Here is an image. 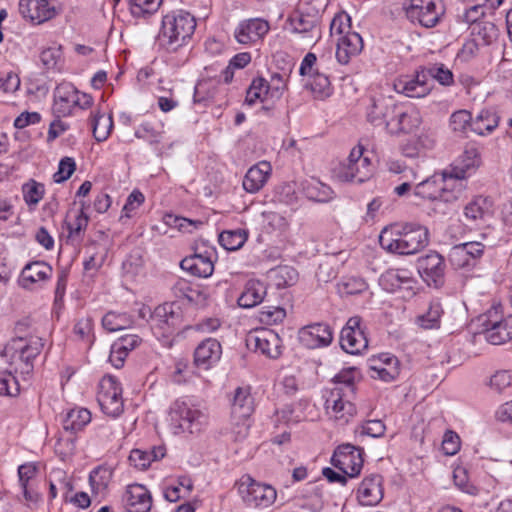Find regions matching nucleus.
I'll use <instances>...</instances> for the list:
<instances>
[{
	"mask_svg": "<svg viewBox=\"0 0 512 512\" xmlns=\"http://www.w3.org/2000/svg\"><path fill=\"white\" fill-rule=\"evenodd\" d=\"M123 503L127 512H149L152 507V496L144 485L133 484L127 487Z\"/></svg>",
	"mask_w": 512,
	"mask_h": 512,
	"instance_id": "nucleus-25",
	"label": "nucleus"
},
{
	"mask_svg": "<svg viewBox=\"0 0 512 512\" xmlns=\"http://www.w3.org/2000/svg\"><path fill=\"white\" fill-rule=\"evenodd\" d=\"M305 86L310 89L316 99H326L332 95L333 88L329 77L320 72H315L314 77L305 81Z\"/></svg>",
	"mask_w": 512,
	"mask_h": 512,
	"instance_id": "nucleus-43",
	"label": "nucleus"
},
{
	"mask_svg": "<svg viewBox=\"0 0 512 512\" xmlns=\"http://www.w3.org/2000/svg\"><path fill=\"white\" fill-rule=\"evenodd\" d=\"M449 177L442 175H433L426 180L420 182L416 187L414 194L422 199L437 200L442 199L445 193L444 182Z\"/></svg>",
	"mask_w": 512,
	"mask_h": 512,
	"instance_id": "nucleus-35",
	"label": "nucleus"
},
{
	"mask_svg": "<svg viewBox=\"0 0 512 512\" xmlns=\"http://www.w3.org/2000/svg\"><path fill=\"white\" fill-rule=\"evenodd\" d=\"M368 288L364 279L359 277H351L342 282L340 291L345 295H357L366 291Z\"/></svg>",
	"mask_w": 512,
	"mask_h": 512,
	"instance_id": "nucleus-58",
	"label": "nucleus"
},
{
	"mask_svg": "<svg viewBox=\"0 0 512 512\" xmlns=\"http://www.w3.org/2000/svg\"><path fill=\"white\" fill-rule=\"evenodd\" d=\"M225 97V89L218 80L203 79L200 80L194 91V101L201 102H215L221 104Z\"/></svg>",
	"mask_w": 512,
	"mask_h": 512,
	"instance_id": "nucleus-32",
	"label": "nucleus"
},
{
	"mask_svg": "<svg viewBox=\"0 0 512 512\" xmlns=\"http://www.w3.org/2000/svg\"><path fill=\"white\" fill-rule=\"evenodd\" d=\"M291 26L293 32L302 35L307 43H316L321 38L317 15H296L291 19Z\"/></svg>",
	"mask_w": 512,
	"mask_h": 512,
	"instance_id": "nucleus-30",
	"label": "nucleus"
},
{
	"mask_svg": "<svg viewBox=\"0 0 512 512\" xmlns=\"http://www.w3.org/2000/svg\"><path fill=\"white\" fill-rule=\"evenodd\" d=\"M169 415L175 428L182 432L197 433L207 424L206 414L185 400H176L170 407Z\"/></svg>",
	"mask_w": 512,
	"mask_h": 512,
	"instance_id": "nucleus-7",
	"label": "nucleus"
},
{
	"mask_svg": "<svg viewBox=\"0 0 512 512\" xmlns=\"http://www.w3.org/2000/svg\"><path fill=\"white\" fill-rule=\"evenodd\" d=\"M92 102L90 95L78 91L70 83H61L54 91L53 112L58 117H66L89 108Z\"/></svg>",
	"mask_w": 512,
	"mask_h": 512,
	"instance_id": "nucleus-6",
	"label": "nucleus"
},
{
	"mask_svg": "<svg viewBox=\"0 0 512 512\" xmlns=\"http://www.w3.org/2000/svg\"><path fill=\"white\" fill-rule=\"evenodd\" d=\"M162 0H128L129 10L133 17L144 18L155 13Z\"/></svg>",
	"mask_w": 512,
	"mask_h": 512,
	"instance_id": "nucleus-49",
	"label": "nucleus"
},
{
	"mask_svg": "<svg viewBox=\"0 0 512 512\" xmlns=\"http://www.w3.org/2000/svg\"><path fill=\"white\" fill-rule=\"evenodd\" d=\"M129 461L135 468L144 470L151 464L150 453L140 449H134L130 452Z\"/></svg>",
	"mask_w": 512,
	"mask_h": 512,
	"instance_id": "nucleus-64",
	"label": "nucleus"
},
{
	"mask_svg": "<svg viewBox=\"0 0 512 512\" xmlns=\"http://www.w3.org/2000/svg\"><path fill=\"white\" fill-rule=\"evenodd\" d=\"M220 343L213 338L203 340L195 349L194 363L197 367L208 369L221 357Z\"/></svg>",
	"mask_w": 512,
	"mask_h": 512,
	"instance_id": "nucleus-31",
	"label": "nucleus"
},
{
	"mask_svg": "<svg viewBox=\"0 0 512 512\" xmlns=\"http://www.w3.org/2000/svg\"><path fill=\"white\" fill-rule=\"evenodd\" d=\"M270 98V88L268 82L264 78H256L249 86L245 102L248 105H253L256 102H265Z\"/></svg>",
	"mask_w": 512,
	"mask_h": 512,
	"instance_id": "nucleus-44",
	"label": "nucleus"
},
{
	"mask_svg": "<svg viewBox=\"0 0 512 512\" xmlns=\"http://www.w3.org/2000/svg\"><path fill=\"white\" fill-rule=\"evenodd\" d=\"M239 492L244 503L253 508H268L277 498V491L273 486L258 482L249 475L242 477Z\"/></svg>",
	"mask_w": 512,
	"mask_h": 512,
	"instance_id": "nucleus-8",
	"label": "nucleus"
},
{
	"mask_svg": "<svg viewBox=\"0 0 512 512\" xmlns=\"http://www.w3.org/2000/svg\"><path fill=\"white\" fill-rule=\"evenodd\" d=\"M270 29L269 23L261 18L241 21L234 31L236 41L243 45L255 44L262 40Z\"/></svg>",
	"mask_w": 512,
	"mask_h": 512,
	"instance_id": "nucleus-22",
	"label": "nucleus"
},
{
	"mask_svg": "<svg viewBox=\"0 0 512 512\" xmlns=\"http://www.w3.org/2000/svg\"><path fill=\"white\" fill-rule=\"evenodd\" d=\"M247 236V232L242 229L223 231L219 234L218 240L224 249L228 251H236L245 244Z\"/></svg>",
	"mask_w": 512,
	"mask_h": 512,
	"instance_id": "nucleus-46",
	"label": "nucleus"
},
{
	"mask_svg": "<svg viewBox=\"0 0 512 512\" xmlns=\"http://www.w3.org/2000/svg\"><path fill=\"white\" fill-rule=\"evenodd\" d=\"M85 207L86 203L82 201L80 209H70L67 212L65 224L69 238H79L86 230L89 218L84 212Z\"/></svg>",
	"mask_w": 512,
	"mask_h": 512,
	"instance_id": "nucleus-39",
	"label": "nucleus"
},
{
	"mask_svg": "<svg viewBox=\"0 0 512 512\" xmlns=\"http://www.w3.org/2000/svg\"><path fill=\"white\" fill-rule=\"evenodd\" d=\"M500 124V117L493 111L483 110L476 118H474L473 125L478 128H497Z\"/></svg>",
	"mask_w": 512,
	"mask_h": 512,
	"instance_id": "nucleus-60",
	"label": "nucleus"
},
{
	"mask_svg": "<svg viewBox=\"0 0 512 512\" xmlns=\"http://www.w3.org/2000/svg\"><path fill=\"white\" fill-rule=\"evenodd\" d=\"M272 173L271 164L267 161H260L250 167L243 178V188L246 192L254 194L259 192Z\"/></svg>",
	"mask_w": 512,
	"mask_h": 512,
	"instance_id": "nucleus-29",
	"label": "nucleus"
},
{
	"mask_svg": "<svg viewBox=\"0 0 512 512\" xmlns=\"http://www.w3.org/2000/svg\"><path fill=\"white\" fill-rule=\"evenodd\" d=\"M355 374L356 369L352 367L340 371L334 377L336 386L333 389H339L341 392H345L346 394H355Z\"/></svg>",
	"mask_w": 512,
	"mask_h": 512,
	"instance_id": "nucleus-52",
	"label": "nucleus"
},
{
	"mask_svg": "<svg viewBox=\"0 0 512 512\" xmlns=\"http://www.w3.org/2000/svg\"><path fill=\"white\" fill-rule=\"evenodd\" d=\"M267 294L266 285L255 279L247 281L243 292L238 298V305L243 308H252L260 304Z\"/></svg>",
	"mask_w": 512,
	"mask_h": 512,
	"instance_id": "nucleus-37",
	"label": "nucleus"
},
{
	"mask_svg": "<svg viewBox=\"0 0 512 512\" xmlns=\"http://www.w3.org/2000/svg\"><path fill=\"white\" fill-rule=\"evenodd\" d=\"M172 291L175 297L186 299L191 304L202 305L206 300V295L201 290L192 287L185 279H178L172 286Z\"/></svg>",
	"mask_w": 512,
	"mask_h": 512,
	"instance_id": "nucleus-40",
	"label": "nucleus"
},
{
	"mask_svg": "<svg viewBox=\"0 0 512 512\" xmlns=\"http://www.w3.org/2000/svg\"><path fill=\"white\" fill-rule=\"evenodd\" d=\"M429 230L416 222L392 224L379 235L380 246L393 254L413 255L429 244Z\"/></svg>",
	"mask_w": 512,
	"mask_h": 512,
	"instance_id": "nucleus-1",
	"label": "nucleus"
},
{
	"mask_svg": "<svg viewBox=\"0 0 512 512\" xmlns=\"http://www.w3.org/2000/svg\"><path fill=\"white\" fill-rule=\"evenodd\" d=\"M97 401L107 416L116 418L122 414L124 410L122 388L115 377L109 375L101 379Z\"/></svg>",
	"mask_w": 512,
	"mask_h": 512,
	"instance_id": "nucleus-10",
	"label": "nucleus"
},
{
	"mask_svg": "<svg viewBox=\"0 0 512 512\" xmlns=\"http://www.w3.org/2000/svg\"><path fill=\"white\" fill-rule=\"evenodd\" d=\"M460 437L454 431L445 432L442 441V450L445 455L453 456L460 450Z\"/></svg>",
	"mask_w": 512,
	"mask_h": 512,
	"instance_id": "nucleus-61",
	"label": "nucleus"
},
{
	"mask_svg": "<svg viewBox=\"0 0 512 512\" xmlns=\"http://www.w3.org/2000/svg\"><path fill=\"white\" fill-rule=\"evenodd\" d=\"M286 316V312L281 307H263L259 312V320L267 325L281 322Z\"/></svg>",
	"mask_w": 512,
	"mask_h": 512,
	"instance_id": "nucleus-57",
	"label": "nucleus"
},
{
	"mask_svg": "<svg viewBox=\"0 0 512 512\" xmlns=\"http://www.w3.org/2000/svg\"><path fill=\"white\" fill-rule=\"evenodd\" d=\"M473 33L482 39L484 44H489L496 37V28L491 22H481L473 27Z\"/></svg>",
	"mask_w": 512,
	"mask_h": 512,
	"instance_id": "nucleus-63",
	"label": "nucleus"
},
{
	"mask_svg": "<svg viewBox=\"0 0 512 512\" xmlns=\"http://www.w3.org/2000/svg\"><path fill=\"white\" fill-rule=\"evenodd\" d=\"M407 17L412 22H418L421 26L434 27L444 12L439 0H410L405 6Z\"/></svg>",
	"mask_w": 512,
	"mask_h": 512,
	"instance_id": "nucleus-11",
	"label": "nucleus"
},
{
	"mask_svg": "<svg viewBox=\"0 0 512 512\" xmlns=\"http://www.w3.org/2000/svg\"><path fill=\"white\" fill-rule=\"evenodd\" d=\"M481 325L486 340L493 345L512 339V315L503 317L497 309H491L481 318Z\"/></svg>",
	"mask_w": 512,
	"mask_h": 512,
	"instance_id": "nucleus-9",
	"label": "nucleus"
},
{
	"mask_svg": "<svg viewBox=\"0 0 512 512\" xmlns=\"http://www.w3.org/2000/svg\"><path fill=\"white\" fill-rule=\"evenodd\" d=\"M425 72L427 74V79L431 77L441 85L449 86L454 82L452 72L444 64H433L427 68Z\"/></svg>",
	"mask_w": 512,
	"mask_h": 512,
	"instance_id": "nucleus-53",
	"label": "nucleus"
},
{
	"mask_svg": "<svg viewBox=\"0 0 512 512\" xmlns=\"http://www.w3.org/2000/svg\"><path fill=\"white\" fill-rule=\"evenodd\" d=\"M393 135L397 139L402 155L409 158L424 155L437 143L433 130H395Z\"/></svg>",
	"mask_w": 512,
	"mask_h": 512,
	"instance_id": "nucleus-5",
	"label": "nucleus"
},
{
	"mask_svg": "<svg viewBox=\"0 0 512 512\" xmlns=\"http://www.w3.org/2000/svg\"><path fill=\"white\" fill-rule=\"evenodd\" d=\"M132 322L131 316L127 313L108 312L102 319L103 327L109 332L126 329Z\"/></svg>",
	"mask_w": 512,
	"mask_h": 512,
	"instance_id": "nucleus-48",
	"label": "nucleus"
},
{
	"mask_svg": "<svg viewBox=\"0 0 512 512\" xmlns=\"http://www.w3.org/2000/svg\"><path fill=\"white\" fill-rule=\"evenodd\" d=\"M19 12L34 24H42L57 15V9L50 0H19Z\"/></svg>",
	"mask_w": 512,
	"mask_h": 512,
	"instance_id": "nucleus-20",
	"label": "nucleus"
},
{
	"mask_svg": "<svg viewBox=\"0 0 512 512\" xmlns=\"http://www.w3.org/2000/svg\"><path fill=\"white\" fill-rule=\"evenodd\" d=\"M485 246L481 242H465L454 245L449 252V261L455 269H471L483 256Z\"/></svg>",
	"mask_w": 512,
	"mask_h": 512,
	"instance_id": "nucleus-18",
	"label": "nucleus"
},
{
	"mask_svg": "<svg viewBox=\"0 0 512 512\" xmlns=\"http://www.w3.org/2000/svg\"><path fill=\"white\" fill-rule=\"evenodd\" d=\"M442 313L443 309L440 302L432 301L428 310L416 318V323L424 329L439 328Z\"/></svg>",
	"mask_w": 512,
	"mask_h": 512,
	"instance_id": "nucleus-45",
	"label": "nucleus"
},
{
	"mask_svg": "<svg viewBox=\"0 0 512 512\" xmlns=\"http://www.w3.org/2000/svg\"><path fill=\"white\" fill-rule=\"evenodd\" d=\"M195 27L196 22L191 14L183 11L169 13L162 19L158 34L159 45L175 51L192 36Z\"/></svg>",
	"mask_w": 512,
	"mask_h": 512,
	"instance_id": "nucleus-3",
	"label": "nucleus"
},
{
	"mask_svg": "<svg viewBox=\"0 0 512 512\" xmlns=\"http://www.w3.org/2000/svg\"><path fill=\"white\" fill-rule=\"evenodd\" d=\"M371 377L390 382L399 375L398 359L388 353H383L370 360Z\"/></svg>",
	"mask_w": 512,
	"mask_h": 512,
	"instance_id": "nucleus-27",
	"label": "nucleus"
},
{
	"mask_svg": "<svg viewBox=\"0 0 512 512\" xmlns=\"http://www.w3.org/2000/svg\"><path fill=\"white\" fill-rule=\"evenodd\" d=\"M76 169V164L73 158L64 157L60 160L58 171L54 173L53 180L55 183H62L68 180Z\"/></svg>",
	"mask_w": 512,
	"mask_h": 512,
	"instance_id": "nucleus-56",
	"label": "nucleus"
},
{
	"mask_svg": "<svg viewBox=\"0 0 512 512\" xmlns=\"http://www.w3.org/2000/svg\"><path fill=\"white\" fill-rule=\"evenodd\" d=\"M180 267L189 274L199 278H207L214 271V264L210 256L193 254L180 262Z\"/></svg>",
	"mask_w": 512,
	"mask_h": 512,
	"instance_id": "nucleus-34",
	"label": "nucleus"
},
{
	"mask_svg": "<svg viewBox=\"0 0 512 512\" xmlns=\"http://www.w3.org/2000/svg\"><path fill=\"white\" fill-rule=\"evenodd\" d=\"M22 192L25 203L31 207L36 206L42 200L45 188L43 184L31 179L23 185Z\"/></svg>",
	"mask_w": 512,
	"mask_h": 512,
	"instance_id": "nucleus-51",
	"label": "nucleus"
},
{
	"mask_svg": "<svg viewBox=\"0 0 512 512\" xmlns=\"http://www.w3.org/2000/svg\"><path fill=\"white\" fill-rule=\"evenodd\" d=\"M481 162L478 149L474 146L466 147L463 154L456 159L450 169L444 171V177L449 179H465L471 170H475Z\"/></svg>",
	"mask_w": 512,
	"mask_h": 512,
	"instance_id": "nucleus-24",
	"label": "nucleus"
},
{
	"mask_svg": "<svg viewBox=\"0 0 512 512\" xmlns=\"http://www.w3.org/2000/svg\"><path fill=\"white\" fill-rule=\"evenodd\" d=\"M110 478V472L106 468L97 467L89 475V483L92 490L100 492L107 488Z\"/></svg>",
	"mask_w": 512,
	"mask_h": 512,
	"instance_id": "nucleus-55",
	"label": "nucleus"
},
{
	"mask_svg": "<svg viewBox=\"0 0 512 512\" xmlns=\"http://www.w3.org/2000/svg\"><path fill=\"white\" fill-rule=\"evenodd\" d=\"M172 303L157 306L150 315L149 323L156 336L171 335L181 323V314L173 309Z\"/></svg>",
	"mask_w": 512,
	"mask_h": 512,
	"instance_id": "nucleus-17",
	"label": "nucleus"
},
{
	"mask_svg": "<svg viewBox=\"0 0 512 512\" xmlns=\"http://www.w3.org/2000/svg\"><path fill=\"white\" fill-rule=\"evenodd\" d=\"M354 394H346L339 389H332L325 402L326 413L330 418L347 423L356 413V407L351 402Z\"/></svg>",
	"mask_w": 512,
	"mask_h": 512,
	"instance_id": "nucleus-19",
	"label": "nucleus"
},
{
	"mask_svg": "<svg viewBox=\"0 0 512 512\" xmlns=\"http://www.w3.org/2000/svg\"><path fill=\"white\" fill-rule=\"evenodd\" d=\"M417 269L428 286L439 288L444 284L446 263L444 257L436 251H430L418 258Z\"/></svg>",
	"mask_w": 512,
	"mask_h": 512,
	"instance_id": "nucleus-14",
	"label": "nucleus"
},
{
	"mask_svg": "<svg viewBox=\"0 0 512 512\" xmlns=\"http://www.w3.org/2000/svg\"><path fill=\"white\" fill-rule=\"evenodd\" d=\"M331 463L348 477H357L363 467L362 450L351 444L340 445L335 450Z\"/></svg>",
	"mask_w": 512,
	"mask_h": 512,
	"instance_id": "nucleus-16",
	"label": "nucleus"
},
{
	"mask_svg": "<svg viewBox=\"0 0 512 512\" xmlns=\"http://www.w3.org/2000/svg\"><path fill=\"white\" fill-rule=\"evenodd\" d=\"M246 345L254 352L268 358H278L282 351V340L277 333L271 329H260L248 334Z\"/></svg>",
	"mask_w": 512,
	"mask_h": 512,
	"instance_id": "nucleus-15",
	"label": "nucleus"
},
{
	"mask_svg": "<svg viewBox=\"0 0 512 512\" xmlns=\"http://www.w3.org/2000/svg\"><path fill=\"white\" fill-rule=\"evenodd\" d=\"M382 482V476L379 474H372L362 480L357 491V498L361 505L372 506L382 500Z\"/></svg>",
	"mask_w": 512,
	"mask_h": 512,
	"instance_id": "nucleus-28",
	"label": "nucleus"
},
{
	"mask_svg": "<svg viewBox=\"0 0 512 512\" xmlns=\"http://www.w3.org/2000/svg\"><path fill=\"white\" fill-rule=\"evenodd\" d=\"M20 392V383L12 372H0V395L16 396Z\"/></svg>",
	"mask_w": 512,
	"mask_h": 512,
	"instance_id": "nucleus-54",
	"label": "nucleus"
},
{
	"mask_svg": "<svg viewBox=\"0 0 512 512\" xmlns=\"http://www.w3.org/2000/svg\"><path fill=\"white\" fill-rule=\"evenodd\" d=\"M53 268L44 261H32L24 266L19 276V285L27 290L41 287V283L51 279Z\"/></svg>",
	"mask_w": 512,
	"mask_h": 512,
	"instance_id": "nucleus-21",
	"label": "nucleus"
},
{
	"mask_svg": "<svg viewBox=\"0 0 512 512\" xmlns=\"http://www.w3.org/2000/svg\"><path fill=\"white\" fill-rule=\"evenodd\" d=\"M351 31V18L346 12L337 13L330 24V36L333 40L340 38L342 35L353 33Z\"/></svg>",
	"mask_w": 512,
	"mask_h": 512,
	"instance_id": "nucleus-50",
	"label": "nucleus"
},
{
	"mask_svg": "<svg viewBox=\"0 0 512 512\" xmlns=\"http://www.w3.org/2000/svg\"><path fill=\"white\" fill-rule=\"evenodd\" d=\"M254 411V401L251 394L241 387L237 388L231 405V416L239 430L236 432L237 437L245 438L248 434V419Z\"/></svg>",
	"mask_w": 512,
	"mask_h": 512,
	"instance_id": "nucleus-12",
	"label": "nucleus"
},
{
	"mask_svg": "<svg viewBox=\"0 0 512 512\" xmlns=\"http://www.w3.org/2000/svg\"><path fill=\"white\" fill-rule=\"evenodd\" d=\"M493 214V201L489 197L478 196L464 207V215L474 224L485 222Z\"/></svg>",
	"mask_w": 512,
	"mask_h": 512,
	"instance_id": "nucleus-33",
	"label": "nucleus"
},
{
	"mask_svg": "<svg viewBox=\"0 0 512 512\" xmlns=\"http://www.w3.org/2000/svg\"><path fill=\"white\" fill-rule=\"evenodd\" d=\"M91 421V413L85 408H75L67 412L63 419L65 431L76 433L82 430Z\"/></svg>",
	"mask_w": 512,
	"mask_h": 512,
	"instance_id": "nucleus-41",
	"label": "nucleus"
},
{
	"mask_svg": "<svg viewBox=\"0 0 512 512\" xmlns=\"http://www.w3.org/2000/svg\"><path fill=\"white\" fill-rule=\"evenodd\" d=\"M269 278L278 289L294 285L298 280V272L291 266H278L269 271Z\"/></svg>",
	"mask_w": 512,
	"mask_h": 512,
	"instance_id": "nucleus-42",
	"label": "nucleus"
},
{
	"mask_svg": "<svg viewBox=\"0 0 512 512\" xmlns=\"http://www.w3.org/2000/svg\"><path fill=\"white\" fill-rule=\"evenodd\" d=\"M317 57L314 53H307L305 57L303 58L299 73L302 77L305 78V81L307 79H311L314 77L315 72H319L317 68Z\"/></svg>",
	"mask_w": 512,
	"mask_h": 512,
	"instance_id": "nucleus-62",
	"label": "nucleus"
},
{
	"mask_svg": "<svg viewBox=\"0 0 512 512\" xmlns=\"http://www.w3.org/2000/svg\"><path fill=\"white\" fill-rule=\"evenodd\" d=\"M340 346L349 354H360L368 347V339L365 328L362 326V319L353 316L348 319L340 333Z\"/></svg>",
	"mask_w": 512,
	"mask_h": 512,
	"instance_id": "nucleus-13",
	"label": "nucleus"
},
{
	"mask_svg": "<svg viewBox=\"0 0 512 512\" xmlns=\"http://www.w3.org/2000/svg\"><path fill=\"white\" fill-rule=\"evenodd\" d=\"M336 44V59L341 65H347L353 57L363 49L362 37L357 33H348L334 40Z\"/></svg>",
	"mask_w": 512,
	"mask_h": 512,
	"instance_id": "nucleus-26",
	"label": "nucleus"
},
{
	"mask_svg": "<svg viewBox=\"0 0 512 512\" xmlns=\"http://www.w3.org/2000/svg\"><path fill=\"white\" fill-rule=\"evenodd\" d=\"M510 386H512V373L508 370L497 371L490 378V387L498 393Z\"/></svg>",
	"mask_w": 512,
	"mask_h": 512,
	"instance_id": "nucleus-59",
	"label": "nucleus"
},
{
	"mask_svg": "<svg viewBox=\"0 0 512 512\" xmlns=\"http://www.w3.org/2000/svg\"><path fill=\"white\" fill-rule=\"evenodd\" d=\"M380 283L385 290L395 292L401 289L413 290L414 280L407 270L393 269L381 276Z\"/></svg>",
	"mask_w": 512,
	"mask_h": 512,
	"instance_id": "nucleus-36",
	"label": "nucleus"
},
{
	"mask_svg": "<svg viewBox=\"0 0 512 512\" xmlns=\"http://www.w3.org/2000/svg\"><path fill=\"white\" fill-rule=\"evenodd\" d=\"M300 342L309 349L326 347L333 340V333L328 324L314 323L299 330Z\"/></svg>",
	"mask_w": 512,
	"mask_h": 512,
	"instance_id": "nucleus-23",
	"label": "nucleus"
},
{
	"mask_svg": "<svg viewBox=\"0 0 512 512\" xmlns=\"http://www.w3.org/2000/svg\"><path fill=\"white\" fill-rule=\"evenodd\" d=\"M364 150L361 144L352 148L347 159L332 167V177L339 182L363 183L368 180L372 176L373 167L370 158L363 156Z\"/></svg>",
	"mask_w": 512,
	"mask_h": 512,
	"instance_id": "nucleus-4",
	"label": "nucleus"
},
{
	"mask_svg": "<svg viewBox=\"0 0 512 512\" xmlns=\"http://www.w3.org/2000/svg\"><path fill=\"white\" fill-rule=\"evenodd\" d=\"M402 92L412 98H421L430 92V85L428 84L427 74L425 70L417 72L414 78L401 80L399 82Z\"/></svg>",
	"mask_w": 512,
	"mask_h": 512,
	"instance_id": "nucleus-38",
	"label": "nucleus"
},
{
	"mask_svg": "<svg viewBox=\"0 0 512 512\" xmlns=\"http://www.w3.org/2000/svg\"><path fill=\"white\" fill-rule=\"evenodd\" d=\"M44 347L43 339L36 336L16 337L11 339L4 348V355L10 358L14 373L20 374L27 381L34 370V359Z\"/></svg>",
	"mask_w": 512,
	"mask_h": 512,
	"instance_id": "nucleus-2",
	"label": "nucleus"
},
{
	"mask_svg": "<svg viewBox=\"0 0 512 512\" xmlns=\"http://www.w3.org/2000/svg\"><path fill=\"white\" fill-rule=\"evenodd\" d=\"M307 197L317 202H327L333 198V190L326 184L313 179L304 187Z\"/></svg>",
	"mask_w": 512,
	"mask_h": 512,
	"instance_id": "nucleus-47",
	"label": "nucleus"
}]
</instances>
